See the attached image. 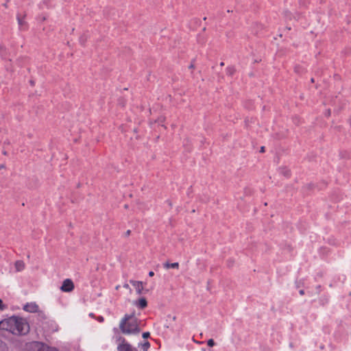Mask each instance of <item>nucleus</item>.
Instances as JSON below:
<instances>
[{"mask_svg":"<svg viewBox=\"0 0 351 351\" xmlns=\"http://www.w3.org/2000/svg\"><path fill=\"white\" fill-rule=\"evenodd\" d=\"M0 330L8 331L15 335H23L29 332V325L25 318L12 316L0 322Z\"/></svg>","mask_w":351,"mask_h":351,"instance_id":"obj_1","label":"nucleus"},{"mask_svg":"<svg viewBox=\"0 0 351 351\" xmlns=\"http://www.w3.org/2000/svg\"><path fill=\"white\" fill-rule=\"evenodd\" d=\"M119 329L125 335H138L141 332L139 321L134 314H125L120 320Z\"/></svg>","mask_w":351,"mask_h":351,"instance_id":"obj_2","label":"nucleus"},{"mask_svg":"<svg viewBox=\"0 0 351 351\" xmlns=\"http://www.w3.org/2000/svg\"><path fill=\"white\" fill-rule=\"evenodd\" d=\"M28 351H58L56 348L49 347L43 343L33 341L26 346Z\"/></svg>","mask_w":351,"mask_h":351,"instance_id":"obj_3","label":"nucleus"},{"mask_svg":"<svg viewBox=\"0 0 351 351\" xmlns=\"http://www.w3.org/2000/svg\"><path fill=\"white\" fill-rule=\"evenodd\" d=\"M117 351H138V349L131 345L125 337H119L117 339Z\"/></svg>","mask_w":351,"mask_h":351,"instance_id":"obj_4","label":"nucleus"},{"mask_svg":"<svg viewBox=\"0 0 351 351\" xmlns=\"http://www.w3.org/2000/svg\"><path fill=\"white\" fill-rule=\"evenodd\" d=\"M74 287L73 282L71 279L67 278L62 282L60 289L63 292H71L74 289Z\"/></svg>","mask_w":351,"mask_h":351,"instance_id":"obj_5","label":"nucleus"},{"mask_svg":"<svg viewBox=\"0 0 351 351\" xmlns=\"http://www.w3.org/2000/svg\"><path fill=\"white\" fill-rule=\"evenodd\" d=\"M23 310L29 313H36L39 306L36 302H29L24 305Z\"/></svg>","mask_w":351,"mask_h":351,"instance_id":"obj_6","label":"nucleus"},{"mask_svg":"<svg viewBox=\"0 0 351 351\" xmlns=\"http://www.w3.org/2000/svg\"><path fill=\"white\" fill-rule=\"evenodd\" d=\"M130 283L136 289V293L138 295H141L142 293V291L144 288L143 282L136 281V280H130Z\"/></svg>","mask_w":351,"mask_h":351,"instance_id":"obj_7","label":"nucleus"},{"mask_svg":"<svg viewBox=\"0 0 351 351\" xmlns=\"http://www.w3.org/2000/svg\"><path fill=\"white\" fill-rule=\"evenodd\" d=\"M134 304L141 309H143L147 307V302L145 298H141L134 302Z\"/></svg>","mask_w":351,"mask_h":351,"instance_id":"obj_8","label":"nucleus"},{"mask_svg":"<svg viewBox=\"0 0 351 351\" xmlns=\"http://www.w3.org/2000/svg\"><path fill=\"white\" fill-rule=\"evenodd\" d=\"M163 267L166 269H169L170 268L178 269H179L180 265H179V263H178V262L173 263H169L168 262H166L163 264Z\"/></svg>","mask_w":351,"mask_h":351,"instance_id":"obj_9","label":"nucleus"},{"mask_svg":"<svg viewBox=\"0 0 351 351\" xmlns=\"http://www.w3.org/2000/svg\"><path fill=\"white\" fill-rule=\"evenodd\" d=\"M14 266L16 271H21L25 267V265L23 261H16L14 263Z\"/></svg>","mask_w":351,"mask_h":351,"instance_id":"obj_10","label":"nucleus"},{"mask_svg":"<svg viewBox=\"0 0 351 351\" xmlns=\"http://www.w3.org/2000/svg\"><path fill=\"white\" fill-rule=\"evenodd\" d=\"M25 15H23V16H21V14L17 15L16 18H17L18 23L21 27H23L24 26L26 27V25H27V23L25 21Z\"/></svg>","mask_w":351,"mask_h":351,"instance_id":"obj_11","label":"nucleus"},{"mask_svg":"<svg viewBox=\"0 0 351 351\" xmlns=\"http://www.w3.org/2000/svg\"><path fill=\"white\" fill-rule=\"evenodd\" d=\"M235 73V69L234 66H228L226 68V73L229 75H232Z\"/></svg>","mask_w":351,"mask_h":351,"instance_id":"obj_12","label":"nucleus"},{"mask_svg":"<svg viewBox=\"0 0 351 351\" xmlns=\"http://www.w3.org/2000/svg\"><path fill=\"white\" fill-rule=\"evenodd\" d=\"M142 347H143V351H147L148 350V348L150 347V343L148 341H146L142 344Z\"/></svg>","mask_w":351,"mask_h":351,"instance_id":"obj_13","label":"nucleus"},{"mask_svg":"<svg viewBox=\"0 0 351 351\" xmlns=\"http://www.w3.org/2000/svg\"><path fill=\"white\" fill-rule=\"evenodd\" d=\"M207 345L209 346V347H213L215 346V341L213 339H210L208 340L207 341Z\"/></svg>","mask_w":351,"mask_h":351,"instance_id":"obj_14","label":"nucleus"},{"mask_svg":"<svg viewBox=\"0 0 351 351\" xmlns=\"http://www.w3.org/2000/svg\"><path fill=\"white\" fill-rule=\"evenodd\" d=\"M6 306L3 304V301L0 299V311H3Z\"/></svg>","mask_w":351,"mask_h":351,"instance_id":"obj_15","label":"nucleus"},{"mask_svg":"<svg viewBox=\"0 0 351 351\" xmlns=\"http://www.w3.org/2000/svg\"><path fill=\"white\" fill-rule=\"evenodd\" d=\"M142 336L144 339H147V338L149 337L150 333L149 332H145L143 333Z\"/></svg>","mask_w":351,"mask_h":351,"instance_id":"obj_16","label":"nucleus"},{"mask_svg":"<svg viewBox=\"0 0 351 351\" xmlns=\"http://www.w3.org/2000/svg\"><path fill=\"white\" fill-rule=\"evenodd\" d=\"M97 319L99 322H103L104 321V318L102 316L97 317Z\"/></svg>","mask_w":351,"mask_h":351,"instance_id":"obj_17","label":"nucleus"},{"mask_svg":"<svg viewBox=\"0 0 351 351\" xmlns=\"http://www.w3.org/2000/svg\"><path fill=\"white\" fill-rule=\"evenodd\" d=\"M285 176L289 177L290 176V172L289 170H286L285 172L284 173Z\"/></svg>","mask_w":351,"mask_h":351,"instance_id":"obj_18","label":"nucleus"},{"mask_svg":"<svg viewBox=\"0 0 351 351\" xmlns=\"http://www.w3.org/2000/svg\"><path fill=\"white\" fill-rule=\"evenodd\" d=\"M154 276V272L153 271H150L149 272V276L153 277Z\"/></svg>","mask_w":351,"mask_h":351,"instance_id":"obj_19","label":"nucleus"},{"mask_svg":"<svg viewBox=\"0 0 351 351\" xmlns=\"http://www.w3.org/2000/svg\"><path fill=\"white\" fill-rule=\"evenodd\" d=\"M130 234H131V231L130 230H127L125 232L126 236H129V235H130Z\"/></svg>","mask_w":351,"mask_h":351,"instance_id":"obj_20","label":"nucleus"},{"mask_svg":"<svg viewBox=\"0 0 351 351\" xmlns=\"http://www.w3.org/2000/svg\"><path fill=\"white\" fill-rule=\"evenodd\" d=\"M159 120H160V122L163 123L165 121V117H160Z\"/></svg>","mask_w":351,"mask_h":351,"instance_id":"obj_21","label":"nucleus"},{"mask_svg":"<svg viewBox=\"0 0 351 351\" xmlns=\"http://www.w3.org/2000/svg\"><path fill=\"white\" fill-rule=\"evenodd\" d=\"M261 152H265V147H261Z\"/></svg>","mask_w":351,"mask_h":351,"instance_id":"obj_22","label":"nucleus"},{"mask_svg":"<svg viewBox=\"0 0 351 351\" xmlns=\"http://www.w3.org/2000/svg\"><path fill=\"white\" fill-rule=\"evenodd\" d=\"M194 68V65L193 64H191L190 66H189V69H193Z\"/></svg>","mask_w":351,"mask_h":351,"instance_id":"obj_23","label":"nucleus"},{"mask_svg":"<svg viewBox=\"0 0 351 351\" xmlns=\"http://www.w3.org/2000/svg\"><path fill=\"white\" fill-rule=\"evenodd\" d=\"M300 295H304V292L303 290L300 291Z\"/></svg>","mask_w":351,"mask_h":351,"instance_id":"obj_24","label":"nucleus"},{"mask_svg":"<svg viewBox=\"0 0 351 351\" xmlns=\"http://www.w3.org/2000/svg\"><path fill=\"white\" fill-rule=\"evenodd\" d=\"M125 288H128V285H124L123 286Z\"/></svg>","mask_w":351,"mask_h":351,"instance_id":"obj_25","label":"nucleus"},{"mask_svg":"<svg viewBox=\"0 0 351 351\" xmlns=\"http://www.w3.org/2000/svg\"><path fill=\"white\" fill-rule=\"evenodd\" d=\"M46 19H46V17H45V16H43V21H45Z\"/></svg>","mask_w":351,"mask_h":351,"instance_id":"obj_26","label":"nucleus"},{"mask_svg":"<svg viewBox=\"0 0 351 351\" xmlns=\"http://www.w3.org/2000/svg\"><path fill=\"white\" fill-rule=\"evenodd\" d=\"M224 65V63L223 62H221V66H223Z\"/></svg>","mask_w":351,"mask_h":351,"instance_id":"obj_27","label":"nucleus"},{"mask_svg":"<svg viewBox=\"0 0 351 351\" xmlns=\"http://www.w3.org/2000/svg\"><path fill=\"white\" fill-rule=\"evenodd\" d=\"M311 82H314V79L313 78L311 79Z\"/></svg>","mask_w":351,"mask_h":351,"instance_id":"obj_28","label":"nucleus"}]
</instances>
